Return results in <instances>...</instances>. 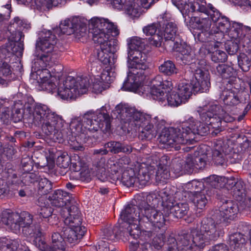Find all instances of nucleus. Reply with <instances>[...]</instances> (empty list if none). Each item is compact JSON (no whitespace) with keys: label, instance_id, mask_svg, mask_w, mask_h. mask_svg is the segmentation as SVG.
I'll list each match as a JSON object with an SVG mask.
<instances>
[{"label":"nucleus","instance_id":"obj_17","mask_svg":"<svg viewBox=\"0 0 251 251\" xmlns=\"http://www.w3.org/2000/svg\"><path fill=\"white\" fill-rule=\"evenodd\" d=\"M162 29L163 31L164 45L166 50L169 49L167 45L176 44V42H178L181 39L178 31V26L174 22L167 21L163 24Z\"/></svg>","mask_w":251,"mask_h":251},{"label":"nucleus","instance_id":"obj_28","mask_svg":"<svg viewBox=\"0 0 251 251\" xmlns=\"http://www.w3.org/2000/svg\"><path fill=\"white\" fill-rule=\"evenodd\" d=\"M189 211V206L186 202L176 203L175 205L170 209V212L165 213V217L168 221L181 219L187 215Z\"/></svg>","mask_w":251,"mask_h":251},{"label":"nucleus","instance_id":"obj_24","mask_svg":"<svg viewBox=\"0 0 251 251\" xmlns=\"http://www.w3.org/2000/svg\"><path fill=\"white\" fill-rule=\"evenodd\" d=\"M215 197L222 202V204L220 207L222 210L225 212V215L230 221L233 220L234 216L239 211L238 204L233 202L232 201L226 200L225 196H221V191L220 190H216L215 191Z\"/></svg>","mask_w":251,"mask_h":251},{"label":"nucleus","instance_id":"obj_47","mask_svg":"<svg viewBox=\"0 0 251 251\" xmlns=\"http://www.w3.org/2000/svg\"><path fill=\"white\" fill-rule=\"evenodd\" d=\"M44 74L39 75L40 79H41L40 86L43 90L47 91L50 93H53L56 91V85L51 80L48 79V76H45Z\"/></svg>","mask_w":251,"mask_h":251},{"label":"nucleus","instance_id":"obj_32","mask_svg":"<svg viewBox=\"0 0 251 251\" xmlns=\"http://www.w3.org/2000/svg\"><path fill=\"white\" fill-rule=\"evenodd\" d=\"M53 209L50 206L39 207L37 210V215L40 219H43L50 225L55 224L58 220L56 215L53 214Z\"/></svg>","mask_w":251,"mask_h":251},{"label":"nucleus","instance_id":"obj_21","mask_svg":"<svg viewBox=\"0 0 251 251\" xmlns=\"http://www.w3.org/2000/svg\"><path fill=\"white\" fill-rule=\"evenodd\" d=\"M182 234L192 244V245H194L199 250L203 249L206 245H208L209 240H210L198 228H192L190 233Z\"/></svg>","mask_w":251,"mask_h":251},{"label":"nucleus","instance_id":"obj_9","mask_svg":"<svg viewBox=\"0 0 251 251\" xmlns=\"http://www.w3.org/2000/svg\"><path fill=\"white\" fill-rule=\"evenodd\" d=\"M116 110L117 113L121 114L122 117L126 120V122L128 123V133L130 131L132 133L133 131L136 132L137 128L140 130L142 126L149 123V121L151 120L149 115H145L132 108H126L119 105L116 107Z\"/></svg>","mask_w":251,"mask_h":251},{"label":"nucleus","instance_id":"obj_46","mask_svg":"<svg viewBox=\"0 0 251 251\" xmlns=\"http://www.w3.org/2000/svg\"><path fill=\"white\" fill-rule=\"evenodd\" d=\"M194 163L195 162L193 157L191 155H188L186 157L185 161L184 162V164L182 165L183 168L181 167L180 163L176 164V170L178 172H179L183 169L184 172L188 174H191L193 172L194 169L196 168Z\"/></svg>","mask_w":251,"mask_h":251},{"label":"nucleus","instance_id":"obj_60","mask_svg":"<svg viewBox=\"0 0 251 251\" xmlns=\"http://www.w3.org/2000/svg\"><path fill=\"white\" fill-rule=\"evenodd\" d=\"M245 233H241L240 232H235L229 235V244L232 248H233L240 243H243L245 242V238L244 236Z\"/></svg>","mask_w":251,"mask_h":251},{"label":"nucleus","instance_id":"obj_64","mask_svg":"<svg viewBox=\"0 0 251 251\" xmlns=\"http://www.w3.org/2000/svg\"><path fill=\"white\" fill-rule=\"evenodd\" d=\"M227 57L226 53L221 50H217L211 53V59L215 63L225 62Z\"/></svg>","mask_w":251,"mask_h":251},{"label":"nucleus","instance_id":"obj_29","mask_svg":"<svg viewBox=\"0 0 251 251\" xmlns=\"http://www.w3.org/2000/svg\"><path fill=\"white\" fill-rule=\"evenodd\" d=\"M49 200L52 206L63 208L69 204L71 199L68 193L61 190H57L49 196Z\"/></svg>","mask_w":251,"mask_h":251},{"label":"nucleus","instance_id":"obj_48","mask_svg":"<svg viewBox=\"0 0 251 251\" xmlns=\"http://www.w3.org/2000/svg\"><path fill=\"white\" fill-rule=\"evenodd\" d=\"M6 50L17 56H21L24 50V43L23 42L9 41L6 46Z\"/></svg>","mask_w":251,"mask_h":251},{"label":"nucleus","instance_id":"obj_10","mask_svg":"<svg viewBox=\"0 0 251 251\" xmlns=\"http://www.w3.org/2000/svg\"><path fill=\"white\" fill-rule=\"evenodd\" d=\"M139 207L141 212L140 224H151L154 228L160 229L162 227L167 220L165 215L163 213L153 208L147 202L142 201L139 203Z\"/></svg>","mask_w":251,"mask_h":251},{"label":"nucleus","instance_id":"obj_22","mask_svg":"<svg viewBox=\"0 0 251 251\" xmlns=\"http://www.w3.org/2000/svg\"><path fill=\"white\" fill-rule=\"evenodd\" d=\"M89 30L94 29H102L101 31L111 32L113 37L116 36L119 34V30L113 23L109 22L107 19L103 18H94L91 19L89 24Z\"/></svg>","mask_w":251,"mask_h":251},{"label":"nucleus","instance_id":"obj_4","mask_svg":"<svg viewBox=\"0 0 251 251\" xmlns=\"http://www.w3.org/2000/svg\"><path fill=\"white\" fill-rule=\"evenodd\" d=\"M64 67L61 64L53 65L51 71L45 69L43 74L57 78L58 88L57 93L63 100L75 99L80 95L87 92L90 85L89 80L87 77L78 76L75 78L72 76H65L63 74Z\"/></svg>","mask_w":251,"mask_h":251},{"label":"nucleus","instance_id":"obj_8","mask_svg":"<svg viewBox=\"0 0 251 251\" xmlns=\"http://www.w3.org/2000/svg\"><path fill=\"white\" fill-rule=\"evenodd\" d=\"M226 89L228 90L223 99L225 104L235 106L238 104L245 105L250 100L248 90L244 86V82L236 76L226 80Z\"/></svg>","mask_w":251,"mask_h":251},{"label":"nucleus","instance_id":"obj_53","mask_svg":"<svg viewBox=\"0 0 251 251\" xmlns=\"http://www.w3.org/2000/svg\"><path fill=\"white\" fill-rule=\"evenodd\" d=\"M166 100L168 104L172 106H177L185 101L177 92L175 91L171 92L169 94L167 93Z\"/></svg>","mask_w":251,"mask_h":251},{"label":"nucleus","instance_id":"obj_54","mask_svg":"<svg viewBox=\"0 0 251 251\" xmlns=\"http://www.w3.org/2000/svg\"><path fill=\"white\" fill-rule=\"evenodd\" d=\"M239 67L244 72L249 71L251 66V59L245 53H240L238 56Z\"/></svg>","mask_w":251,"mask_h":251},{"label":"nucleus","instance_id":"obj_20","mask_svg":"<svg viewBox=\"0 0 251 251\" xmlns=\"http://www.w3.org/2000/svg\"><path fill=\"white\" fill-rule=\"evenodd\" d=\"M33 223V216L26 211L21 212L20 214L12 213L8 215L7 221L4 223L14 227H23L25 226L31 225Z\"/></svg>","mask_w":251,"mask_h":251},{"label":"nucleus","instance_id":"obj_15","mask_svg":"<svg viewBox=\"0 0 251 251\" xmlns=\"http://www.w3.org/2000/svg\"><path fill=\"white\" fill-rule=\"evenodd\" d=\"M209 180L210 185L215 188L213 191L214 195H215L216 190H220L221 196L224 195L223 193L226 191L230 189L232 190L236 184V182L239 181L234 177H226L216 175L210 176Z\"/></svg>","mask_w":251,"mask_h":251},{"label":"nucleus","instance_id":"obj_27","mask_svg":"<svg viewBox=\"0 0 251 251\" xmlns=\"http://www.w3.org/2000/svg\"><path fill=\"white\" fill-rule=\"evenodd\" d=\"M86 231L85 227L81 226L66 227L63 230L65 241L69 243H75L83 237Z\"/></svg>","mask_w":251,"mask_h":251},{"label":"nucleus","instance_id":"obj_1","mask_svg":"<svg viewBox=\"0 0 251 251\" xmlns=\"http://www.w3.org/2000/svg\"><path fill=\"white\" fill-rule=\"evenodd\" d=\"M111 118L103 108L99 113L87 112L82 121L75 120L70 124V131L67 130V140L72 149L82 151L86 146L96 144L99 137L98 131L100 128L104 132L111 131Z\"/></svg>","mask_w":251,"mask_h":251},{"label":"nucleus","instance_id":"obj_7","mask_svg":"<svg viewBox=\"0 0 251 251\" xmlns=\"http://www.w3.org/2000/svg\"><path fill=\"white\" fill-rule=\"evenodd\" d=\"M102 29H94L90 31L92 34V39L96 46L97 55L98 59L104 65L111 67L114 63V53L117 51V41L111 32L101 31Z\"/></svg>","mask_w":251,"mask_h":251},{"label":"nucleus","instance_id":"obj_26","mask_svg":"<svg viewBox=\"0 0 251 251\" xmlns=\"http://www.w3.org/2000/svg\"><path fill=\"white\" fill-rule=\"evenodd\" d=\"M70 177L82 181H89L91 180L89 169L86 166H82L79 161L72 163Z\"/></svg>","mask_w":251,"mask_h":251},{"label":"nucleus","instance_id":"obj_11","mask_svg":"<svg viewBox=\"0 0 251 251\" xmlns=\"http://www.w3.org/2000/svg\"><path fill=\"white\" fill-rule=\"evenodd\" d=\"M104 238L110 241H115L122 237L130 236L133 239H137L141 231L137 225H130L127 223H123L119 226L108 227L103 229Z\"/></svg>","mask_w":251,"mask_h":251},{"label":"nucleus","instance_id":"obj_51","mask_svg":"<svg viewBox=\"0 0 251 251\" xmlns=\"http://www.w3.org/2000/svg\"><path fill=\"white\" fill-rule=\"evenodd\" d=\"M218 37V35L216 34V32L213 34L211 30H201V32H200L197 35V38L201 42H209L211 39H213L217 41V42L219 43L221 41H219L218 40L220 39V38H217Z\"/></svg>","mask_w":251,"mask_h":251},{"label":"nucleus","instance_id":"obj_37","mask_svg":"<svg viewBox=\"0 0 251 251\" xmlns=\"http://www.w3.org/2000/svg\"><path fill=\"white\" fill-rule=\"evenodd\" d=\"M149 121V123L145 124V126H142L140 127L139 137L142 140H150L155 137L156 132L153 130V126Z\"/></svg>","mask_w":251,"mask_h":251},{"label":"nucleus","instance_id":"obj_23","mask_svg":"<svg viewBox=\"0 0 251 251\" xmlns=\"http://www.w3.org/2000/svg\"><path fill=\"white\" fill-rule=\"evenodd\" d=\"M56 43L54 36H51L50 40L47 42L37 41L36 47L39 49L42 53L38 55L39 59L42 61L46 66L49 65V61L51 59L50 54Z\"/></svg>","mask_w":251,"mask_h":251},{"label":"nucleus","instance_id":"obj_42","mask_svg":"<svg viewBox=\"0 0 251 251\" xmlns=\"http://www.w3.org/2000/svg\"><path fill=\"white\" fill-rule=\"evenodd\" d=\"M124 9L127 14L131 18L138 17L140 16L141 12L140 6L136 0H134L131 2L128 1Z\"/></svg>","mask_w":251,"mask_h":251},{"label":"nucleus","instance_id":"obj_50","mask_svg":"<svg viewBox=\"0 0 251 251\" xmlns=\"http://www.w3.org/2000/svg\"><path fill=\"white\" fill-rule=\"evenodd\" d=\"M212 159L213 163L217 166L226 165L227 158L223 151L215 149L213 151Z\"/></svg>","mask_w":251,"mask_h":251},{"label":"nucleus","instance_id":"obj_36","mask_svg":"<svg viewBox=\"0 0 251 251\" xmlns=\"http://www.w3.org/2000/svg\"><path fill=\"white\" fill-rule=\"evenodd\" d=\"M171 87H151L150 94L153 99L163 103L166 101L167 93L171 90Z\"/></svg>","mask_w":251,"mask_h":251},{"label":"nucleus","instance_id":"obj_25","mask_svg":"<svg viewBox=\"0 0 251 251\" xmlns=\"http://www.w3.org/2000/svg\"><path fill=\"white\" fill-rule=\"evenodd\" d=\"M141 212L139 207L134 205H127L124 210H123L120 214V218L123 223H127L130 225H137V224L132 223L134 221H138L140 223Z\"/></svg>","mask_w":251,"mask_h":251},{"label":"nucleus","instance_id":"obj_13","mask_svg":"<svg viewBox=\"0 0 251 251\" xmlns=\"http://www.w3.org/2000/svg\"><path fill=\"white\" fill-rule=\"evenodd\" d=\"M206 16H210L214 23H217V26L220 32L217 31L218 37L223 39L224 33H227L231 28V25L229 19L225 16H222L219 11L212 5H210V9Z\"/></svg>","mask_w":251,"mask_h":251},{"label":"nucleus","instance_id":"obj_52","mask_svg":"<svg viewBox=\"0 0 251 251\" xmlns=\"http://www.w3.org/2000/svg\"><path fill=\"white\" fill-rule=\"evenodd\" d=\"M16 241H1L0 242V251H18L22 248Z\"/></svg>","mask_w":251,"mask_h":251},{"label":"nucleus","instance_id":"obj_41","mask_svg":"<svg viewBox=\"0 0 251 251\" xmlns=\"http://www.w3.org/2000/svg\"><path fill=\"white\" fill-rule=\"evenodd\" d=\"M225 212L222 210L220 206L219 209H215L211 212L210 216L209 217L212 219L218 226L221 224H227L230 222V220L225 215Z\"/></svg>","mask_w":251,"mask_h":251},{"label":"nucleus","instance_id":"obj_34","mask_svg":"<svg viewBox=\"0 0 251 251\" xmlns=\"http://www.w3.org/2000/svg\"><path fill=\"white\" fill-rule=\"evenodd\" d=\"M225 114V110L219 104L210 105L206 111L202 112L201 115V120H206V117H211V116H220L223 117V114Z\"/></svg>","mask_w":251,"mask_h":251},{"label":"nucleus","instance_id":"obj_62","mask_svg":"<svg viewBox=\"0 0 251 251\" xmlns=\"http://www.w3.org/2000/svg\"><path fill=\"white\" fill-rule=\"evenodd\" d=\"M151 87H171L172 83L171 82L163 80V77L161 75H156L151 81Z\"/></svg>","mask_w":251,"mask_h":251},{"label":"nucleus","instance_id":"obj_63","mask_svg":"<svg viewBox=\"0 0 251 251\" xmlns=\"http://www.w3.org/2000/svg\"><path fill=\"white\" fill-rule=\"evenodd\" d=\"M39 179V176L37 174L27 172L22 175V179L21 181L25 185H29L30 184L38 181Z\"/></svg>","mask_w":251,"mask_h":251},{"label":"nucleus","instance_id":"obj_44","mask_svg":"<svg viewBox=\"0 0 251 251\" xmlns=\"http://www.w3.org/2000/svg\"><path fill=\"white\" fill-rule=\"evenodd\" d=\"M71 163V158L68 154H62L58 156L56 160V165L60 169H64V171H60L62 175H65L69 170Z\"/></svg>","mask_w":251,"mask_h":251},{"label":"nucleus","instance_id":"obj_5","mask_svg":"<svg viewBox=\"0 0 251 251\" xmlns=\"http://www.w3.org/2000/svg\"><path fill=\"white\" fill-rule=\"evenodd\" d=\"M142 50H128L129 73L123 84L126 90L139 93L143 86L141 82L148 75V66L146 63L147 55Z\"/></svg>","mask_w":251,"mask_h":251},{"label":"nucleus","instance_id":"obj_2","mask_svg":"<svg viewBox=\"0 0 251 251\" xmlns=\"http://www.w3.org/2000/svg\"><path fill=\"white\" fill-rule=\"evenodd\" d=\"M209 130L210 127L205 123H202L192 117L178 127L164 128L159 140L165 148L174 147L179 150L180 145L193 144L196 135L205 136Z\"/></svg>","mask_w":251,"mask_h":251},{"label":"nucleus","instance_id":"obj_55","mask_svg":"<svg viewBox=\"0 0 251 251\" xmlns=\"http://www.w3.org/2000/svg\"><path fill=\"white\" fill-rule=\"evenodd\" d=\"M241 24L234 22L232 23L229 31L227 33L233 39H241Z\"/></svg>","mask_w":251,"mask_h":251},{"label":"nucleus","instance_id":"obj_58","mask_svg":"<svg viewBox=\"0 0 251 251\" xmlns=\"http://www.w3.org/2000/svg\"><path fill=\"white\" fill-rule=\"evenodd\" d=\"M177 244L178 251H195L193 250L192 244L190 243L182 234L179 235Z\"/></svg>","mask_w":251,"mask_h":251},{"label":"nucleus","instance_id":"obj_35","mask_svg":"<svg viewBox=\"0 0 251 251\" xmlns=\"http://www.w3.org/2000/svg\"><path fill=\"white\" fill-rule=\"evenodd\" d=\"M203 13H201L200 17L197 16L192 17V19L190 21L196 23L198 29L200 30H210L211 26V21L210 16H206L205 17L202 16Z\"/></svg>","mask_w":251,"mask_h":251},{"label":"nucleus","instance_id":"obj_14","mask_svg":"<svg viewBox=\"0 0 251 251\" xmlns=\"http://www.w3.org/2000/svg\"><path fill=\"white\" fill-rule=\"evenodd\" d=\"M200 4L198 1L195 0H189L188 2L185 4L180 11L185 20H189L190 21L192 17L196 16V13H203L206 16L210 9V5Z\"/></svg>","mask_w":251,"mask_h":251},{"label":"nucleus","instance_id":"obj_61","mask_svg":"<svg viewBox=\"0 0 251 251\" xmlns=\"http://www.w3.org/2000/svg\"><path fill=\"white\" fill-rule=\"evenodd\" d=\"M233 196L237 200L242 199L245 196V190L244 182L241 180L236 182V184L232 189Z\"/></svg>","mask_w":251,"mask_h":251},{"label":"nucleus","instance_id":"obj_16","mask_svg":"<svg viewBox=\"0 0 251 251\" xmlns=\"http://www.w3.org/2000/svg\"><path fill=\"white\" fill-rule=\"evenodd\" d=\"M169 46L168 50L179 52L180 54V58L185 64H191L195 59V56L191 47L182 40L178 42H176V44L167 45Z\"/></svg>","mask_w":251,"mask_h":251},{"label":"nucleus","instance_id":"obj_59","mask_svg":"<svg viewBox=\"0 0 251 251\" xmlns=\"http://www.w3.org/2000/svg\"><path fill=\"white\" fill-rule=\"evenodd\" d=\"M240 41L239 39H231L225 43V48L229 54L233 55L238 51Z\"/></svg>","mask_w":251,"mask_h":251},{"label":"nucleus","instance_id":"obj_3","mask_svg":"<svg viewBox=\"0 0 251 251\" xmlns=\"http://www.w3.org/2000/svg\"><path fill=\"white\" fill-rule=\"evenodd\" d=\"M34 115L28 122L41 126L43 132L54 142L63 143L67 137L68 128L64 127V122L61 117L52 112L46 105L39 104Z\"/></svg>","mask_w":251,"mask_h":251},{"label":"nucleus","instance_id":"obj_30","mask_svg":"<svg viewBox=\"0 0 251 251\" xmlns=\"http://www.w3.org/2000/svg\"><path fill=\"white\" fill-rule=\"evenodd\" d=\"M170 157L167 155H163L159 159L157 165V171L156 172V180H161V179H168L170 175L168 174V168L170 165Z\"/></svg>","mask_w":251,"mask_h":251},{"label":"nucleus","instance_id":"obj_57","mask_svg":"<svg viewBox=\"0 0 251 251\" xmlns=\"http://www.w3.org/2000/svg\"><path fill=\"white\" fill-rule=\"evenodd\" d=\"M192 201L197 208L203 209L207 203V199L204 194L198 193L194 196Z\"/></svg>","mask_w":251,"mask_h":251},{"label":"nucleus","instance_id":"obj_33","mask_svg":"<svg viewBox=\"0 0 251 251\" xmlns=\"http://www.w3.org/2000/svg\"><path fill=\"white\" fill-rule=\"evenodd\" d=\"M155 171L151 167H141L139 169L137 176L139 183L142 186H145L153 176Z\"/></svg>","mask_w":251,"mask_h":251},{"label":"nucleus","instance_id":"obj_6","mask_svg":"<svg viewBox=\"0 0 251 251\" xmlns=\"http://www.w3.org/2000/svg\"><path fill=\"white\" fill-rule=\"evenodd\" d=\"M205 63L204 60H200L198 63L199 67L194 72H189L192 77H195V80H193L191 83L182 81L178 83L177 92L184 101L189 99L193 92L206 93L209 91L210 87L209 74L202 67Z\"/></svg>","mask_w":251,"mask_h":251},{"label":"nucleus","instance_id":"obj_56","mask_svg":"<svg viewBox=\"0 0 251 251\" xmlns=\"http://www.w3.org/2000/svg\"><path fill=\"white\" fill-rule=\"evenodd\" d=\"M128 50H142L145 46L142 39L138 37H133L127 40Z\"/></svg>","mask_w":251,"mask_h":251},{"label":"nucleus","instance_id":"obj_19","mask_svg":"<svg viewBox=\"0 0 251 251\" xmlns=\"http://www.w3.org/2000/svg\"><path fill=\"white\" fill-rule=\"evenodd\" d=\"M200 229L208 237L209 239L212 240H217L224 234V231L220 226L209 217L202 220Z\"/></svg>","mask_w":251,"mask_h":251},{"label":"nucleus","instance_id":"obj_12","mask_svg":"<svg viewBox=\"0 0 251 251\" xmlns=\"http://www.w3.org/2000/svg\"><path fill=\"white\" fill-rule=\"evenodd\" d=\"M60 214L64 219V224L69 226L76 227L82 224L81 213L75 199L70 201L66 207L60 209Z\"/></svg>","mask_w":251,"mask_h":251},{"label":"nucleus","instance_id":"obj_45","mask_svg":"<svg viewBox=\"0 0 251 251\" xmlns=\"http://www.w3.org/2000/svg\"><path fill=\"white\" fill-rule=\"evenodd\" d=\"M52 245L50 246L53 250L58 251H64L65 249V241L64 238L58 232H54L51 236Z\"/></svg>","mask_w":251,"mask_h":251},{"label":"nucleus","instance_id":"obj_40","mask_svg":"<svg viewBox=\"0 0 251 251\" xmlns=\"http://www.w3.org/2000/svg\"><path fill=\"white\" fill-rule=\"evenodd\" d=\"M136 180L134 170L131 168L125 170L121 176L120 181L125 186L130 187L134 185Z\"/></svg>","mask_w":251,"mask_h":251},{"label":"nucleus","instance_id":"obj_18","mask_svg":"<svg viewBox=\"0 0 251 251\" xmlns=\"http://www.w3.org/2000/svg\"><path fill=\"white\" fill-rule=\"evenodd\" d=\"M28 101L25 102L24 105V109H16L12 113L11 119L14 123H18L23 119L24 122L30 124L28 119L34 115L35 108L39 104L34 103L32 98L28 99Z\"/></svg>","mask_w":251,"mask_h":251},{"label":"nucleus","instance_id":"obj_38","mask_svg":"<svg viewBox=\"0 0 251 251\" xmlns=\"http://www.w3.org/2000/svg\"><path fill=\"white\" fill-rule=\"evenodd\" d=\"M158 70L160 73L167 76H172L178 72L174 62L171 60H165L158 67Z\"/></svg>","mask_w":251,"mask_h":251},{"label":"nucleus","instance_id":"obj_39","mask_svg":"<svg viewBox=\"0 0 251 251\" xmlns=\"http://www.w3.org/2000/svg\"><path fill=\"white\" fill-rule=\"evenodd\" d=\"M216 71L217 73L226 80L234 77L236 75V71L233 67L225 64H219L216 67Z\"/></svg>","mask_w":251,"mask_h":251},{"label":"nucleus","instance_id":"obj_43","mask_svg":"<svg viewBox=\"0 0 251 251\" xmlns=\"http://www.w3.org/2000/svg\"><path fill=\"white\" fill-rule=\"evenodd\" d=\"M78 26V24L69 19L65 20L61 22L59 25V30L63 34L71 35L75 32V28Z\"/></svg>","mask_w":251,"mask_h":251},{"label":"nucleus","instance_id":"obj_31","mask_svg":"<svg viewBox=\"0 0 251 251\" xmlns=\"http://www.w3.org/2000/svg\"><path fill=\"white\" fill-rule=\"evenodd\" d=\"M22 232L25 236L40 237L47 230L48 227L39 224H31L22 228Z\"/></svg>","mask_w":251,"mask_h":251},{"label":"nucleus","instance_id":"obj_49","mask_svg":"<svg viewBox=\"0 0 251 251\" xmlns=\"http://www.w3.org/2000/svg\"><path fill=\"white\" fill-rule=\"evenodd\" d=\"M38 194L40 195H45L49 193L52 189V183L46 178L39 179Z\"/></svg>","mask_w":251,"mask_h":251}]
</instances>
